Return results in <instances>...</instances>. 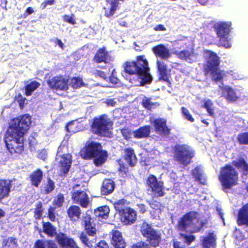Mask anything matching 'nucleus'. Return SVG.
Instances as JSON below:
<instances>
[{"mask_svg": "<svg viewBox=\"0 0 248 248\" xmlns=\"http://www.w3.org/2000/svg\"><path fill=\"white\" fill-rule=\"evenodd\" d=\"M150 132L149 125L139 128L134 132V136L137 139L147 138L149 136Z\"/></svg>", "mask_w": 248, "mask_h": 248, "instance_id": "72a5a7b5", "label": "nucleus"}, {"mask_svg": "<svg viewBox=\"0 0 248 248\" xmlns=\"http://www.w3.org/2000/svg\"><path fill=\"white\" fill-rule=\"evenodd\" d=\"M115 188V184L111 179H105L100 187V192L102 195H108L112 193Z\"/></svg>", "mask_w": 248, "mask_h": 248, "instance_id": "b1692460", "label": "nucleus"}, {"mask_svg": "<svg viewBox=\"0 0 248 248\" xmlns=\"http://www.w3.org/2000/svg\"><path fill=\"white\" fill-rule=\"evenodd\" d=\"M55 0H45L41 4L42 9L46 8L48 5H52L55 4Z\"/></svg>", "mask_w": 248, "mask_h": 248, "instance_id": "680f3d73", "label": "nucleus"}, {"mask_svg": "<svg viewBox=\"0 0 248 248\" xmlns=\"http://www.w3.org/2000/svg\"><path fill=\"white\" fill-rule=\"evenodd\" d=\"M63 20L64 22L70 24L71 25H75L76 23L74 19V14H72L71 16L67 15H64L62 16Z\"/></svg>", "mask_w": 248, "mask_h": 248, "instance_id": "6e6d98bb", "label": "nucleus"}, {"mask_svg": "<svg viewBox=\"0 0 248 248\" xmlns=\"http://www.w3.org/2000/svg\"><path fill=\"white\" fill-rule=\"evenodd\" d=\"M97 63L104 62L108 63L111 61V57L105 46L99 48L93 59Z\"/></svg>", "mask_w": 248, "mask_h": 248, "instance_id": "dca6fc26", "label": "nucleus"}, {"mask_svg": "<svg viewBox=\"0 0 248 248\" xmlns=\"http://www.w3.org/2000/svg\"><path fill=\"white\" fill-rule=\"evenodd\" d=\"M198 58V54L195 52L193 49L189 50L188 54L187 59L186 62L188 63H192L197 61Z\"/></svg>", "mask_w": 248, "mask_h": 248, "instance_id": "8fccbe9b", "label": "nucleus"}, {"mask_svg": "<svg viewBox=\"0 0 248 248\" xmlns=\"http://www.w3.org/2000/svg\"><path fill=\"white\" fill-rule=\"evenodd\" d=\"M34 11L32 7H28L25 11V13H24V17H27L28 16L33 14L34 13Z\"/></svg>", "mask_w": 248, "mask_h": 248, "instance_id": "69168bd1", "label": "nucleus"}, {"mask_svg": "<svg viewBox=\"0 0 248 248\" xmlns=\"http://www.w3.org/2000/svg\"><path fill=\"white\" fill-rule=\"evenodd\" d=\"M181 110L182 113L186 120L190 122H194V119L192 117L189 110L186 108L183 107L182 108Z\"/></svg>", "mask_w": 248, "mask_h": 248, "instance_id": "5fc2aeb1", "label": "nucleus"}, {"mask_svg": "<svg viewBox=\"0 0 248 248\" xmlns=\"http://www.w3.org/2000/svg\"><path fill=\"white\" fill-rule=\"evenodd\" d=\"M80 155L84 159H93L96 166H100L104 163L108 156L107 152L102 150L101 144L92 141L86 142L80 150Z\"/></svg>", "mask_w": 248, "mask_h": 248, "instance_id": "39448f33", "label": "nucleus"}, {"mask_svg": "<svg viewBox=\"0 0 248 248\" xmlns=\"http://www.w3.org/2000/svg\"><path fill=\"white\" fill-rule=\"evenodd\" d=\"M118 170L121 173L122 176L123 177H126L129 172L128 167L122 163H119V168L118 169Z\"/></svg>", "mask_w": 248, "mask_h": 248, "instance_id": "603ef678", "label": "nucleus"}, {"mask_svg": "<svg viewBox=\"0 0 248 248\" xmlns=\"http://www.w3.org/2000/svg\"><path fill=\"white\" fill-rule=\"evenodd\" d=\"M18 245L16 238L14 237L3 239L2 241V248H16Z\"/></svg>", "mask_w": 248, "mask_h": 248, "instance_id": "4c0bfd02", "label": "nucleus"}, {"mask_svg": "<svg viewBox=\"0 0 248 248\" xmlns=\"http://www.w3.org/2000/svg\"><path fill=\"white\" fill-rule=\"evenodd\" d=\"M194 155V152L186 144H176L174 147L175 160L184 166L188 165L191 162Z\"/></svg>", "mask_w": 248, "mask_h": 248, "instance_id": "1a4fd4ad", "label": "nucleus"}, {"mask_svg": "<svg viewBox=\"0 0 248 248\" xmlns=\"http://www.w3.org/2000/svg\"><path fill=\"white\" fill-rule=\"evenodd\" d=\"M11 187V180L0 179V202L3 198L9 196Z\"/></svg>", "mask_w": 248, "mask_h": 248, "instance_id": "393cba45", "label": "nucleus"}, {"mask_svg": "<svg viewBox=\"0 0 248 248\" xmlns=\"http://www.w3.org/2000/svg\"><path fill=\"white\" fill-rule=\"evenodd\" d=\"M124 71L128 75H136L140 80L141 86L151 84L153 80L149 62L144 55L137 56L134 61L126 62Z\"/></svg>", "mask_w": 248, "mask_h": 248, "instance_id": "f03ea898", "label": "nucleus"}, {"mask_svg": "<svg viewBox=\"0 0 248 248\" xmlns=\"http://www.w3.org/2000/svg\"><path fill=\"white\" fill-rule=\"evenodd\" d=\"M43 178V172L41 169H38L33 171L30 175L31 185L35 187H38Z\"/></svg>", "mask_w": 248, "mask_h": 248, "instance_id": "cd10ccee", "label": "nucleus"}, {"mask_svg": "<svg viewBox=\"0 0 248 248\" xmlns=\"http://www.w3.org/2000/svg\"><path fill=\"white\" fill-rule=\"evenodd\" d=\"M95 248H110L108 244L105 240H100L95 246Z\"/></svg>", "mask_w": 248, "mask_h": 248, "instance_id": "bf43d9fd", "label": "nucleus"}, {"mask_svg": "<svg viewBox=\"0 0 248 248\" xmlns=\"http://www.w3.org/2000/svg\"><path fill=\"white\" fill-rule=\"evenodd\" d=\"M43 212V204L41 202H38L35 204L34 209V217L37 219H39L42 217Z\"/></svg>", "mask_w": 248, "mask_h": 248, "instance_id": "de8ad7c7", "label": "nucleus"}, {"mask_svg": "<svg viewBox=\"0 0 248 248\" xmlns=\"http://www.w3.org/2000/svg\"><path fill=\"white\" fill-rule=\"evenodd\" d=\"M140 232L146 242L139 241L132 244L130 248H151L158 247L161 241V234L151 224L143 221L140 227Z\"/></svg>", "mask_w": 248, "mask_h": 248, "instance_id": "20e7f679", "label": "nucleus"}, {"mask_svg": "<svg viewBox=\"0 0 248 248\" xmlns=\"http://www.w3.org/2000/svg\"><path fill=\"white\" fill-rule=\"evenodd\" d=\"M219 179L224 189H231L237 184L238 173L233 166L226 164L221 168Z\"/></svg>", "mask_w": 248, "mask_h": 248, "instance_id": "6e6552de", "label": "nucleus"}, {"mask_svg": "<svg viewBox=\"0 0 248 248\" xmlns=\"http://www.w3.org/2000/svg\"><path fill=\"white\" fill-rule=\"evenodd\" d=\"M16 99L19 104L20 107L23 108L25 104V98H24L20 93H19L16 97Z\"/></svg>", "mask_w": 248, "mask_h": 248, "instance_id": "052dcab7", "label": "nucleus"}, {"mask_svg": "<svg viewBox=\"0 0 248 248\" xmlns=\"http://www.w3.org/2000/svg\"><path fill=\"white\" fill-rule=\"evenodd\" d=\"M93 75L95 77H100L103 79H106L107 78V76L106 73L100 70H96L95 72H94Z\"/></svg>", "mask_w": 248, "mask_h": 248, "instance_id": "e2e57ef3", "label": "nucleus"}, {"mask_svg": "<svg viewBox=\"0 0 248 248\" xmlns=\"http://www.w3.org/2000/svg\"><path fill=\"white\" fill-rule=\"evenodd\" d=\"M79 239L83 245L88 248H93V241L89 240L84 232H81L79 236Z\"/></svg>", "mask_w": 248, "mask_h": 248, "instance_id": "79ce46f5", "label": "nucleus"}, {"mask_svg": "<svg viewBox=\"0 0 248 248\" xmlns=\"http://www.w3.org/2000/svg\"><path fill=\"white\" fill-rule=\"evenodd\" d=\"M48 86L57 91H67L69 89V78L63 76H55L47 81Z\"/></svg>", "mask_w": 248, "mask_h": 248, "instance_id": "f8f14e48", "label": "nucleus"}, {"mask_svg": "<svg viewBox=\"0 0 248 248\" xmlns=\"http://www.w3.org/2000/svg\"><path fill=\"white\" fill-rule=\"evenodd\" d=\"M92 218L90 215H87L84 217V228L86 233L90 236H94L96 234L95 225L91 222Z\"/></svg>", "mask_w": 248, "mask_h": 248, "instance_id": "c756f323", "label": "nucleus"}, {"mask_svg": "<svg viewBox=\"0 0 248 248\" xmlns=\"http://www.w3.org/2000/svg\"><path fill=\"white\" fill-rule=\"evenodd\" d=\"M113 123L105 114L94 117L90 124L91 132L98 136L109 137L111 135Z\"/></svg>", "mask_w": 248, "mask_h": 248, "instance_id": "0eeeda50", "label": "nucleus"}, {"mask_svg": "<svg viewBox=\"0 0 248 248\" xmlns=\"http://www.w3.org/2000/svg\"><path fill=\"white\" fill-rule=\"evenodd\" d=\"M55 207L50 206L48 209V217L51 221H54L56 219L55 215Z\"/></svg>", "mask_w": 248, "mask_h": 248, "instance_id": "4d7b16f0", "label": "nucleus"}, {"mask_svg": "<svg viewBox=\"0 0 248 248\" xmlns=\"http://www.w3.org/2000/svg\"><path fill=\"white\" fill-rule=\"evenodd\" d=\"M145 185L148 188V190L151 192L153 197H163L166 194L163 182L158 180L153 174H150L147 177Z\"/></svg>", "mask_w": 248, "mask_h": 248, "instance_id": "9d476101", "label": "nucleus"}, {"mask_svg": "<svg viewBox=\"0 0 248 248\" xmlns=\"http://www.w3.org/2000/svg\"><path fill=\"white\" fill-rule=\"evenodd\" d=\"M69 85L73 89H77L84 85V83L81 78L74 77L69 79Z\"/></svg>", "mask_w": 248, "mask_h": 248, "instance_id": "ea45409f", "label": "nucleus"}, {"mask_svg": "<svg viewBox=\"0 0 248 248\" xmlns=\"http://www.w3.org/2000/svg\"><path fill=\"white\" fill-rule=\"evenodd\" d=\"M155 131L162 136H168L170 133V129L167 125V121L164 118H156L153 122Z\"/></svg>", "mask_w": 248, "mask_h": 248, "instance_id": "4468645a", "label": "nucleus"}, {"mask_svg": "<svg viewBox=\"0 0 248 248\" xmlns=\"http://www.w3.org/2000/svg\"><path fill=\"white\" fill-rule=\"evenodd\" d=\"M198 215L196 211H189L181 217L177 222V229L181 232H187V229L193 224V221Z\"/></svg>", "mask_w": 248, "mask_h": 248, "instance_id": "9b49d317", "label": "nucleus"}, {"mask_svg": "<svg viewBox=\"0 0 248 248\" xmlns=\"http://www.w3.org/2000/svg\"><path fill=\"white\" fill-rule=\"evenodd\" d=\"M124 0H108L107 2L109 4L110 7L109 8H104L105 10L104 15L107 17H109L112 16L116 11L119 5V1H124Z\"/></svg>", "mask_w": 248, "mask_h": 248, "instance_id": "c85d7f7f", "label": "nucleus"}, {"mask_svg": "<svg viewBox=\"0 0 248 248\" xmlns=\"http://www.w3.org/2000/svg\"><path fill=\"white\" fill-rule=\"evenodd\" d=\"M109 208L108 205L99 206L94 210V215L98 220L106 219L108 218L109 213Z\"/></svg>", "mask_w": 248, "mask_h": 248, "instance_id": "bb28decb", "label": "nucleus"}, {"mask_svg": "<svg viewBox=\"0 0 248 248\" xmlns=\"http://www.w3.org/2000/svg\"><path fill=\"white\" fill-rule=\"evenodd\" d=\"M155 31H165L166 28L162 24H158L155 26L154 28Z\"/></svg>", "mask_w": 248, "mask_h": 248, "instance_id": "338daca9", "label": "nucleus"}, {"mask_svg": "<svg viewBox=\"0 0 248 248\" xmlns=\"http://www.w3.org/2000/svg\"><path fill=\"white\" fill-rule=\"evenodd\" d=\"M55 188L54 182L50 178H47V181L44 186V192L46 194L51 193Z\"/></svg>", "mask_w": 248, "mask_h": 248, "instance_id": "37998d69", "label": "nucleus"}, {"mask_svg": "<svg viewBox=\"0 0 248 248\" xmlns=\"http://www.w3.org/2000/svg\"><path fill=\"white\" fill-rule=\"evenodd\" d=\"M67 213L70 220L76 221L80 218L81 210L78 206L71 205L67 209Z\"/></svg>", "mask_w": 248, "mask_h": 248, "instance_id": "473e14b6", "label": "nucleus"}, {"mask_svg": "<svg viewBox=\"0 0 248 248\" xmlns=\"http://www.w3.org/2000/svg\"><path fill=\"white\" fill-rule=\"evenodd\" d=\"M231 22H220L215 24L214 28L219 37L228 36L231 31Z\"/></svg>", "mask_w": 248, "mask_h": 248, "instance_id": "aec40b11", "label": "nucleus"}, {"mask_svg": "<svg viewBox=\"0 0 248 248\" xmlns=\"http://www.w3.org/2000/svg\"><path fill=\"white\" fill-rule=\"evenodd\" d=\"M64 202V197L62 193H58L53 201V205L56 207H61Z\"/></svg>", "mask_w": 248, "mask_h": 248, "instance_id": "c03bdc74", "label": "nucleus"}, {"mask_svg": "<svg viewBox=\"0 0 248 248\" xmlns=\"http://www.w3.org/2000/svg\"><path fill=\"white\" fill-rule=\"evenodd\" d=\"M31 124V117L27 114L12 119L4 139L7 149L11 154L18 155L23 152L24 136Z\"/></svg>", "mask_w": 248, "mask_h": 248, "instance_id": "f257e3e1", "label": "nucleus"}, {"mask_svg": "<svg viewBox=\"0 0 248 248\" xmlns=\"http://www.w3.org/2000/svg\"><path fill=\"white\" fill-rule=\"evenodd\" d=\"M156 67L158 74V79L160 81L170 82V71L168 70L167 65L163 61H156Z\"/></svg>", "mask_w": 248, "mask_h": 248, "instance_id": "f3484780", "label": "nucleus"}, {"mask_svg": "<svg viewBox=\"0 0 248 248\" xmlns=\"http://www.w3.org/2000/svg\"><path fill=\"white\" fill-rule=\"evenodd\" d=\"M153 52L156 57L162 60H167L171 57V53L169 49L163 44L157 45L152 48Z\"/></svg>", "mask_w": 248, "mask_h": 248, "instance_id": "4be33fe9", "label": "nucleus"}, {"mask_svg": "<svg viewBox=\"0 0 248 248\" xmlns=\"http://www.w3.org/2000/svg\"><path fill=\"white\" fill-rule=\"evenodd\" d=\"M222 91L225 93L223 96L229 102H234L238 100V97L236 95L235 91L231 87H222Z\"/></svg>", "mask_w": 248, "mask_h": 248, "instance_id": "2f4dec72", "label": "nucleus"}, {"mask_svg": "<svg viewBox=\"0 0 248 248\" xmlns=\"http://www.w3.org/2000/svg\"><path fill=\"white\" fill-rule=\"evenodd\" d=\"M33 248H58L52 240L38 239L34 244Z\"/></svg>", "mask_w": 248, "mask_h": 248, "instance_id": "7c9ffc66", "label": "nucleus"}, {"mask_svg": "<svg viewBox=\"0 0 248 248\" xmlns=\"http://www.w3.org/2000/svg\"><path fill=\"white\" fill-rule=\"evenodd\" d=\"M203 54L205 60L202 69L204 76H210L212 80L216 83L222 81L225 74L219 67V57L214 51L208 49L204 50Z\"/></svg>", "mask_w": 248, "mask_h": 248, "instance_id": "7ed1b4c3", "label": "nucleus"}, {"mask_svg": "<svg viewBox=\"0 0 248 248\" xmlns=\"http://www.w3.org/2000/svg\"><path fill=\"white\" fill-rule=\"evenodd\" d=\"M123 157L124 160L130 167H134L138 162L134 150L131 147H127L123 150Z\"/></svg>", "mask_w": 248, "mask_h": 248, "instance_id": "6ab92c4d", "label": "nucleus"}, {"mask_svg": "<svg viewBox=\"0 0 248 248\" xmlns=\"http://www.w3.org/2000/svg\"><path fill=\"white\" fill-rule=\"evenodd\" d=\"M192 175L194 177L195 181L198 182L202 185H206V178L201 172L198 167H196L192 170Z\"/></svg>", "mask_w": 248, "mask_h": 248, "instance_id": "e433bc0d", "label": "nucleus"}, {"mask_svg": "<svg viewBox=\"0 0 248 248\" xmlns=\"http://www.w3.org/2000/svg\"><path fill=\"white\" fill-rule=\"evenodd\" d=\"M189 50L190 49L184 50L179 52H176L175 54L179 59L186 61L187 59Z\"/></svg>", "mask_w": 248, "mask_h": 248, "instance_id": "864d4df0", "label": "nucleus"}, {"mask_svg": "<svg viewBox=\"0 0 248 248\" xmlns=\"http://www.w3.org/2000/svg\"><path fill=\"white\" fill-rule=\"evenodd\" d=\"M237 223L239 226L244 225L248 226V203L243 205L239 210Z\"/></svg>", "mask_w": 248, "mask_h": 248, "instance_id": "5701e85b", "label": "nucleus"}, {"mask_svg": "<svg viewBox=\"0 0 248 248\" xmlns=\"http://www.w3.org/2000/svg\"><path fill=\"white\" fill-rule=\"evenodd\" d=\"M111 243L114 248H125L126 245L122 233L118 230L111 231Z\"/></svg>", "mask_w": 248, "mask_h": 248, "instance_id": "412c9836", "label": "nucleus"}, {"mask_svg": "<svg viewBox=\"0 0 248 248\" xmlns=\"http://www.w3.org/2000/svg\"><path fill=\"white\" fill-rule=\"evenodd\" d=\"M43 229L44 233L48 236H55L56 241L61 248H80L74 238L69 237L66 233H57L56 228L50 222H44Z\"/></svg>", "mask_w": 248, "mask_h": 248, "instance_id": "423d86ee", "label": "nucleus"}, {"mask_svg": "<svg viewBox=\"0 0 248 248\" xmlns=\"http://www.w3.org/2000/svg\"><path fill=\"white\" fill-rule=\"evenodd\" d=\"M237 139L240 144L248 145V132L240 133L238 135Z\"/></svg>", "mask_w": 248, "mask_h": 248, "instance_id": "3c124183", "label": "nucleus"}, {"mask_svg": "<svg viewBox=\"0 0 248 248\" xmlns=\"http://www.w3.org/2000/svg\"><path fill=\"white\" fill-rule=\"evenodd\" d=\"M40 83L36 80L32 81L24 87V94L27 96H31L32 93L40 86Z\"/></svg>", "mask_w": 248, "mask_h": 248, "instance_id": "c9c22d12", "label": "nucleus"}, {"mask_svg": "<svg viewBox=\"0 0 248 248\" xmlns=\"http://www.w3.org/2000/svg\"><path fill=\"white\" fill-rule=\"evenodd\" d=\"M105 103L108 106L114 107L116 104V101L115 100L114 98L112 99H108L105 101Z\"/></svg>", "mask_w": 248, "mask_h": 248, "instance_id": "0e129e2a", "label": "nucleus"}, {"mask_svg": "<svg viewBox=\"0 0 248 248\" xmlns=\"http://www.w3.org/2000/svg\"><path fill=\"white\" fill-rule=\"evenodd\" d=\"M140 213L143 214L146 211V207L145 204L141 203L137 205Z\"/></svg>", "mask_w": 248, "mask_h": 248, "instance_id": "774afa93", "label": "nucleus"}, {"mask_svg": "<svg viewBox=\"0 0 248 248\" xmlns=\"http://www.w3.org/2000/svg\"><path fill=\"white\" fill-rule=\"evenodd\" d=\"M218 46H223L226 48H229L231 47V44L228 39V36L224 37H219Z\"/></svg>", "mask_w": 248, "mask_h": 248, "instance_id": "09e8293b", "label": "nucleus"}, {"mask_svg": "<svg viewBox=\"0 0 248 248\" xmlns=\"http://www.w3.org/2000/svg\"><path fill=\"white\" fill-rule=\"evenodd\" d=\"M72 155L70 154H64L61 156L59 167L62 175L65 176L68 173L71 166Z\"/></svg>", "mask_w": 248, "mask_h": 248, "instance_id": "a211bd4d", "label": "nucleus"}, {"mask_svg": "<svg viewBox=\"0 0 248 248\" xmlns=\"http://www.w3.org/2000/svg\"><path fill=\"white\" fill-rule=\"evenodd\" d=\"M217 236L214 232H209L202 241L203 248H216Z\"/></svg>", "mask_w": 248, "mask_h": 248, "instance_id": "a878e982", "label": "nucleus"}, {"mask_svg": "<svg viewBox=\"0 0 248 248\" xmlns=\"http://www.w3.org/2000/svg\"><path fill=\"white\" fill-rule=\"evenodd\" d=\"M73 202L79 204L83 208H87L89 204L88 194L83 190H77L71 195Z\"/></svg>", "mask_w": 248, "mask_h": 248, "instance_id": "2eb2a0df", "label": "nucleus"}, {"mask_svg": "<svg viewBox=\"0 0 248 248\" xmlns=\"http://www.w3.org/2000/svg\"><path fill=\"white\" fill-rule=\"evenodd\" d=\"M114 207L119 215L122 213L127 208L126 200L124 199H121L114 203Z\"/></svg>", "mask_w": 248, "mask_h": 248, "instance_id": "a19ab883", "label": "nucleus"}, {"mask_svg": "<svg viewBox=\"0 0 248 248\" xmlns=\"http://www.w3.org/2000/svg\"><path fill=\"white\" fill-rule=\"evenodd\" d=\"M179 236L180 238H183L184 239V242L187 246L190 245L196 239L194 235L191 234L187 235L184 233H180Z\"/></svg>", "mask_w": 248, "mask_h": 248, "instance_id": "49530a36", "label": "nucleus"}, {"mask_svg": "<svg viewBox=\"0 0 248 248\" xmlns=\"http://www.w3.org/2000/svg\"><path fill=\"white\" fill-rule=\"evenodd\" d=\"M141 104L144 108L149 110L155 109L160 105V104L158 102H152L151 101V98L146 97L143 98L141 102Z\"/></svg>", "mask_w": 248, "mask_h": 248, "instance_id": "58836bf2", "label": "nucleus"}, {"mask_svg": "<svg viewBox=\"0 0 248 248\" xmlns=\"http://www.w3.org/2000/svg\"><path fill=\"white\" fill-rule=\"evenodd\" d=\"M150 205L152 209L155 210L159 209L162 207L161 203L156 200L153 201L150 203Z\"/></svg>", "mask_w": 248, "mask_h": 248, "instance_id": "13d9d810", "label": "nucleus"}, {"mask_svg": "<svg viewBox=\"0 0 248 248\" xmlns=\"http://www.w3.org/2000/svg\"><path fill=\"white\" fill-rule=\"evenodd\" d=\"M137 212L133 209L127 207L119 215L121 221L125 225H130L134 223L137 220Z\"/></svg>", "mask_w": 248, "mask_h": 248, "instance_id": "ddd939ff", "label": "nucleus"}, {"mask_svg": "<svg viewBox=\"0 0 248 248\" xmlns=\"http://www.w3.org/2000/svg\"><path fill=\"white\" fill-rule=\"evenodd\" d=\"M213 102L210 99H207L204 101L203 105L202 106V108H205L210 116H214V111L212 108Z\"/></svg>", "mask_w": 248, "mask_h": 248, "instance_id": "a18cd8bd", "label": "nucleus"}, {"mask_svg": "<svg viewBox=\"0 0 248 248\" xmlns=\"http://www.w3.org/2000/svg\"><path fill=\"white\" fill-rule=\"evenodd\" d=\"M232 164L238 169H240L245 174H248V164L243 158H239L233 160Z\"/></svg>", "mask_w": 248, "mask_h": 248, "instance_id": "f704fd0d", "label": "nucleus"}]
</instances>
